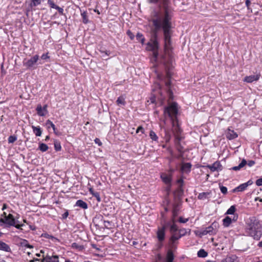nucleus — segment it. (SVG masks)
Instances as JSON below:
<instances>
[{
    "instance_id": "nucleus-1",
    "label": "nucleus",
    "mask_w": 262,
    "mask_h": 262,
    "mask_svg": "<svg viewBox=\"0 0 262 262\" xmlns=\"http://www.w3.org/2000/svg\"><path fill=\"white\" fill-rule=\"evenodd\" d=\"M159 17L151 19L154 27V34L151 37L150 40L146 43V50L152 51L159 50V44L158 41V31L162 29L164 36V52L165 54L169 55V52L171 50V23L169 21V18L167 16L161 21Z\"/></svg>"
},
{
    "instance_id": "nucleus-2",
    "label": "nucleus",
    "mask_w": 262,
    "mask_h": 262,
    "mask_svg": "<svg viewBox=\"0 0 262 262\" xmlns=\"http://www.w3.org/2000/svg\"><path fill=\"white\" fill-rule=\"evenodd\" d=\"M178 113V104L176 102H172L168 106L165 107L164 110V115L165 118L167 116L171 119L172 132L174 136V143L177 146V149L180 151H183V147L180 145V141L182 139L181 136L182 130L179 127L178 120L177 119V114Z\"/></svg>"
},
{
    "instance_id": "nucleus-3",
    "label": "nucleus",
    "mask_w": 262,
    "mask_h": 262,
    "mask_svg": "<svg viewBox=\"0 0 262 262\" xmlns=\"http://www.w3.org/2000/svg\"><path fill=\"white\" fill-rule=\"evenodd\" d=\"M246 232L254 239H259L261 235V225L255 217H250L246 223Z\"/></svg>"
},
{
    "instance_id": "nucleus-4",
    "label": "nucleus",
    "mask_w": 262,
    "mask_h": 262,
    "mask_svg": "<svg viewBox=\"0 0 262 262\" xmlns=\"http://www.w3.org/2000/svg\"><path fill=\"white\" fill-rule=\"evenodd\" d=\"M150 3H156L160 2L163 4V9H160L158 11H155L153 12L151 19H154L156 17H159L160 20L163 21V20L168 17L169 18V21L171 19V10L168 7V0H148Z\"/></svg>"
},
{
    "instance_id": "nucleus-5",
    "label": "nucleus",
    "mask_w": 262,
    "mask_h": 262,
    "mask_svg": "<svg viewBox=\"0 0 262 262\" xmlns=\"http://www.w3.org/2000/svg\"><path fill=\"white\" fill-rule=\"evenodd\" d=\"M3 215L5 216L4 218H0V222L9 224L11 226H14L17 229H20L21 226L24 225L21 224H15V219L13 216L11 214H9L8 215H6L5 212L3 213Z\"/></svg>"
},
{
    "instance_id": "nucleus-6",
    "label": "nucleus",
    "mask_w": 262,
    "mask_h": 262,
    "mask_svg": "<svg viewBox=\"0 0 262 262\" xmlns=\"http://www.w3.org/2000/svg\"><path fill=\"white\" fill-rule=\"evenodd\" d=\"M23 63L24 66L29 69L35 68L36 64L42 63L39 61L38 55L33 56L30 59H25Z\"/></svg>"
},
{
    "instance_id": "nucleus-7",
    "label": "nucleus",
    "mask_w": 262,
    "mask_h": 262,
    "mask_svg": "<svg viewBox=\"0 0 262 262\" xmlns=\"http://www.w3.org/2000/svg\"><path fill=\"white\" fill-rule=\"evenodd\" d=\"M238 219V215L236 214L234 215L233 218H231L228 216L225 217L223 220V226L225 227H228L231 224L232 222H236Z\"/></svg>"
},
{
    "instance_id": "nucleus-8",
    "label": "nucleus",
    "mask_w": 262,
    "mask_h": 262,
    "mask_svg": "<svg viewBox=\"0 0 262 262\" xmlns=\"http://www.w3.org/2000/svg\"><path fill=\"white\" fill-rule=\"evenodd\" d=\"M219 224L217 223L213 222L210 226L206 227L208 233L210 235L215 234L217 232Z\"/></svg>"
},
{
    "instance_id": "nucleus-9",
    "label": "nucleus",
    "mask_w": 262,
    "mask_h": 262,
    "mask_svg": "<svg viewBox=\"0 0 262 262\" xmlns=\"http://www.w3.org/2000/svg\"><path fill=\"white\" fill-rule=\"evenodd\" d=\"M157 235L158 241L160 242H163L165 239V228L163 227L159 228L157 232Z\"/></svg>"
},
{
    "instance_id": "nucleus-10",
    "label": "nucleus",
    "mask_w": 262,
    "mask_h": 262,
    "mask_svg": "<svg viewBox=\"0 0 262 262\" xmlns=\"http://www.w3.org/2000/svg\"><path fill=\"white\" fill-rule=\"evenodd\" d=\"M260 74H255L249 76H246L244 78V82H254L258 80Z\"/></svg>"
},
{
    "instance_id": "nucleus-11",
    "label": "nucleus",
    "mask_w": 262,
    "mask_h": 262,
    "mask_svg": "<svg viewBox=\"0 0 262 262\" xmlns=\"http://www.w3.org/2000/svg\"><path fill=\"white\" fill-rule=\"evenodd\" d=\"M165 89L169 99H173V92L172 90L171 83H165Z\"/></svg>"
},
{
    "instance_id": "nucleus-12",
    "label": "nucleus",
    "mask_w": 262,
    "mask_h": 262,
    "mask_svg": "<svg viewBox=\"0 0 262 262\" xmlns=\"http://www.w3.org/2000/svg\"><path fill=\"white\" fill-rule=\"evenodd\" d=\"M208 167L212 171L222 170V165L219 162H214L212 165L208 166Z\"/></svg>"
},
{
    "instance_id": "nucleus-13",
    "label": "nucleus",
    "mask_w": 262,
    "mask_h": 262,
    "mask_svg": "<svg viewBox=\"0 0 262 262\" xmlns=\"http://www.w3.org/2000/svg\"><path fill=\"white\" fill-rule=\"evenodd\" d=\"M181 237V236L179 235V234L178 232L172 233V235L170 238V244L171 245L172 247L174 246L175 242L178 240Z\"/></svg>"
},
{
    "instance_id": "nucleus-14",
    "label": "nucleus",
    "mask_w": 262,
    "mask_h": 262,
    "mask_svg": "<svg viewBox=\"0 0 262 262\" xmlns=\"http://www.w3.org/2000/svg\"><path fill=\"white\" fill-rule=\"evenodd\" d=\"M58 258L59 257L57 255L47 256L44 258V260L45 262H59Z\"/></svg>"
},
{
    "instance_id": "nucleus-15",
    "label": "nucleus",
    "mask_w": 262,
    "mask_h": 262,
    "mask_svg": "<svg viewBox=\"0 0 262 262\" xmlns=\"http://www.w3.org/2000/svg\"><path fill=\"white\" fill-rule=\"evenodd\" d=\"M161 178L162 179L163 181L166 184H170L171 180V178L170 175H168L166 173H162L161 175Z\"/></svg>"
},
{
    "instance_id": "nucleus-16",
    "label": "nucleus",
    "mask_w": 262,
    "mask_h": 262,
    "mask_svg": "<svg viewBox=\"0 0 262 262\" xmlns=\"http://www.w3.org/2000/svg\"><path fill=\"white\" fill-rule=\"evenodd\" d=\"M237 137V134L234 130L228 129L226 133V137L229 140L233 139Z\"/></svg>"
},
{
    "instance_id": "nucleus-17",
    "label": "nucleus",
    "mask_w": 262,
    "mask_h": 262,
    "mask_svg": "<svg viewBox=\"0 0 262 262\" xmlns=\"http://www.w3.org/2000/svg\"><path fill=\"white\" fill-rule=\"evenodd\" d=\"M163 129L164 131V135L163 137L166 142H168L171 139L170 131L166 128H163Z\"/></svg>"
},
{
    "instance_id": "nucleus-18",
    "label": "nucleus",
    "mask_w": 262,
    "mask_h": 262,
    "mask_svg": "<svg viewBox=\"0 0 262 262\" xmlns=\"http://www.w3.org/2000/svg\"><path fill=\"white\" fill-rule=\"evenodd\" d=\"M221 262H239L237 258L235 255L227 257L224 259L222 260Z\"/></svg>"
},
{
    "instance_id": "nucleus-19",
    "label": "nucleus",
    "mask_w": 262,
    "mask_h": 262,
    "mask_svg": "<svg viewBox=\"0 0 262 262\" xmlns=\"http://www.w3.org/2000/svg\"><path fill=\"white\" fill-rule=\"evenodd\" d=\"M0 250L6 252H10V247L5 243L0 241Z\"/></svg>"
},
{
    "instance_id": "nucleus-20",
    "label": "nucleus",
    "mask_w": 262,
    "mask_h": 262,
    "mask_svg": "<svg viewBox=\"0 0 262 262\" xmlns=\"http://www.w3.org/2000/svg\"><path fill=\"white\" fill-rule=\"evenodd\" d=\"M191 165L189 163H184L181 166V170L183 172H188L190 171Z\"/></svg>"
},
{
    "instance_id": "nucleus-21",
    "label": "nucleus",
    "mask_w": 262,
    "mask_h": 262,
    "mask_svg": "<svg viewBox=\"0 0 262 262\" xmlns=\"http://www.w3.org/2000/svg\"><path fill=\"white\" fill-rule=\"evenodd\" d=\"M247 164V161L246 160L243 159L241 163L237 166H234L232 168V169L235 171H237L239 170L241 168L243 167Z\"/></svg>"
},
{
    "instance_id": "nucleus-22",
    "label": "nucleus",
    "mask_w": 262,
    "mask_h": 262,
    "mask_svg": "<svg viewBox=\"0 0 262 262\" xmlns=\"http://www.w3.org/2000/svg\"><path fill=\"white\" fill-rule=\"evenodd\" d=\"M174 258L173 254L171 250H168L167 253L166 262H172Z\"/></svg>"
},
{
    "instance_id": "nucleus-23",
    "label": "nucleus",
    "mask_w": 262,
    "mask_h": 262,
    "mask_svg": "<svg viewBox=\"0 0 262 262\" xmlns=\"http://www.w3.org/2000/svg\"><path fill=\"white\" fill-rule=\"evenodd\" d=\"M36 111L37 113V114L39 116H45L46 114L43 111L42 106L40 104H38L36 107Z\"/></svg>"
},
{
    "instance_id": "nucleus-24",
    "label": "nucleus",
    "mask_w": 262,
    "mask_h": 262,
    "mask_svg": "<svg viewBox=\"0 0 262 262\" xmlns=\"http://www.w3.org/2000/svg\"><path fill=\"white\" fill-rule=\"evenodd\" d=\"M42 0H31L30 7L32 9L41 3Z\"/></svg>"
},
{
    "instance_id": "nucleus-25",
    "label": "nucleus",
    "mask_w": 262,
    "mask_h": 262,
    "mask_svg": "<svg viewBox=\"0 0 262 262\" xmlns=\"http://www.w3.org/2000/svg\"><path fill=\"white\" fill-rule=\"evenodd\" d=\"M32 128L36 136L39 137L41 135L42 131L41 130V128L39 126L36 127L34 126H32Z\"/></svg>"
},
{
    "instance_id": "nucleus-26",
    "label": "nucleus",
    "mask_w": 262,
    "mask_h": 262,
    "mask_svg": "<svg viewBox=\"0 0 262 262\" xmlns=\"http://www.w3.org/2000/svg\"><path fill=\"white\" fill-rule=\"evenodd\" d=\"M195 233L196 235L199 236V237H201L202 236L205 235L207 234H208L207 230L206 228L203 230H199V231H195Z\"/></svg>"
},
{
    "instance_id": "nucleus-27",
    "label": "nucleus",
    "mask_w": 262,
    "mask_h": 262,
    "mask_svg": "<svg viewBox=\"0 0 262 262\" xmlns=\"http://www.w3.org/2000/svg\"><path fill=\"white\" fill-rule=\"evenodd\" d=\"M76 204L77 206L83 209H86L88 208L87 204L85 202L81 200H78Z\"/></svg>"
},
{
    "instance_id": "nucleus-28",
    "label": "nucleus",
    "mask_w": 262,
    "mask_h": 262,
    "mask_svg": "<svg viewBox=\"0 0 262 262\" xmlns=\"http://www.w3.org/2000/svg\"><path fill=\"white\" fill-rule=\"evenodd\" d=\"M247 187V184L243 183L233 189V192L242 191Z\"/></svg>"
},
{
    "instance_id": "nucleus-29",
    "label": "nucleus",
    "mask_w": 262,
    "mask_h": 262,
    "mask_svg": "<svg viewBox=\"0 0 262 262\" xmlns=\"http://www.w3.org/2000/svg\"><path fill=\"white\" fill-rule=\"evenodd\" d=\"M81 15L82 18V22L85 24H88L89 21L87 13L85 11H83L81 13Z\"/></svg>"
},
{
    "instance_id": "nucleus-30",
    "label": "nucleus",
    "mask_w": 262,
    "mask_h": 262,
    "mask_svg": "<svg viewBox=\"0 0 262 262\" xmlns=\"http://www.w3.org/2000/svg\"><path fill=\"white\" fill-rule=\"evenodd\" d=\"M117 104L119 106L125 104V98L123 96H120L116 101Z\"/></svg>"
},
{
    "instance_id": "nucleus-31",
    "label": "nucleus",
    "mask_w": 262,
    "mask_h": 262,
    "mask_svg": "<svg viewBox=\"0 0 262 262\" xmlns=\"http://www.w3.org/2000/svg\"><path fill=\"white\" fill-rule=\"evenodd\" d=\"M89 191L90 193L92 194L93 196L95 197L98 201H100V198L98 192H95L92 188H90L89 189Z\"/></svg>"
},
{
    "instance_id": "nucleus-32",
    "label": "nucleus",
    "mask_w": 262,
    "mask_h": 262,
    "mask_svg": "<svg viewBox=\"0 0 262 262\" xmlns=\"http://www.w3.org/2000/svg\"><path fill=\"white\" fill-rule=\"evenodd\" d=\"M210 192H202L198 195V199L200 200H205L208 198V196L210 194Z\"/></svg>"
},
{
    "instance_id": "nucleus-33",
    "label": "nucleus",
    "mask_w": 262,
    "mask_h": 262,
    "mask_svg": "<svg viewBox=\"0 0 262 262\" xmlns=\"http://www.w3.org/2000/svg\"><path fill=\"white\" fill-rule=\"evenodd\" d=\"M137 39L138 40L142 45L144 43L145 38L142 34L138 33L136 35Z\"/></svg>"
},
{
    "instance_id": "nucleus-34",
    "label": "nucleus",
    "mask_w": 262,
    "mask_h": 262,
    "mask_svg": "<svg viewBox=\"0 0 262 262\" xmlns=\"http://www.w3.org/2000/svg\"><path fill=\"white\" fill-rule=\"evenodd\" d=\"M48 145L45 143H40L39 145V149L42 152H45L48 149Z\"/></svg>"
},
{
    "instance_id": "nucleus-35",
    "label": "nucleus",
    "mask_w": 262,
    "mask_h": 262,
    "mask_svg": "<svg viewBox=\"0 0 262 262\" xmlns=\"http://www.w3.org/2000/svg\"><path fill=\"white\" fill-rule=\"evenodd\" d=\"M236 211V208L234 206H231L227 211L226 214H233L234 215V213Z\"/></svg>"
},
{
    "instance_id": "nucleus-36",
    "label": "nucleus",
    "mask_w": 262,
    "mask_h": 262,
    "mask_svg": "<svg viewBox=\"0 0 262 262\" xmlns=\"http://www.w3.org/2000/svg\"><path fill=\"white\" fill-rule=\"evenodd\" d=\"M198 256L199 257H205L207 256V253L204 249H201L198 252Z\"/></svg>"
},
{
    "instance_id": "nucleus-37",
    "label": "nucleus",
    "mask_w": 262,
    "mask_h": 262,
    "mask_svg": "<svg viewBox=\"0 0 262 262\" xmlns=\"http://www.w3.org/2000/svg\"><path fill=\"white\" fill-rule=\"evenodd\" d=\"M170 231L171 233H175V232H178V228L177 226L174 223H173L170 226Z\"/></svg>"
},
{
    "instance_id": "nucleus-38",
    "label": "nucleus",
    "mask_w": 262,
    "mask_h": 262,
    "mask_svg": "<svg viewBox=\"0 0 262 262\" xmlns=\"http://www.w3.org/2000/svg\"><path fill=\"white\" fill-rule=\"evenodd\" d=\"M149 136L150 138L154 141H157L158 139L157 136L156 135V133L152 130H151L150 132Z\"/></svg>"
},
{
    "instance_id": "nucleus-39",
    "label": "nucleus",
    "mask_w": 262,
    "mask_h": 262,
    "mask_svg": "<svg viewBox=\"0 0 262 262\" xmlns=\"http://www.w3.org/2000/svg\"><path fill=\"white\" fill-rule=\"evenodd\" d=\"M54 147L56 151H59L61 149V145L60 142L57 141H54Z\"/></svg>"
},
{
    "instance_id": "nucleus-40",
    "label": "nucleus",
    "mask_w": 262,
    "mask_h": 262,
    "mask_svg": "<svg viewBox=\"0 0 262 262\" xmlns=\"http://www.w3.org/2000/svg\"><path fill=\"white\" fill-rule=\"evenodd\" d=\"M48 4L49 6L52 8L56 9V8L58 6L54 3L52 0H48Z\"/></svg>"
},
{
    "instance_id": "nucleus-41",
    "label": "nucleus",
    "mask_w": 262,
    "mask_h": 262,
    "mask_svg": "<svg viewBox=\"0 0 262 262\" xmlns=\"http://www.w3.org/2000/svg\"><path fill=\"white\" fill-rule=\"evenodd\" d=\"M17 140V138L15 136H10L8 138L9 143H12Z\"/></svg>"
},
{
    "instance_id": "nucleus-42",
    "label": "nucleus",
    "mask_w": 262,
    "mask_h": 262,
    "mask_svg": "<svg viewBox=\"0 0 262 262\" xmlns=\"http://www.w3.org/2000/svg\"><path fill=\"white\" fill-rule=\"evenodd\" d=\"M151 51L152 52V55L155 60H157L159 56L158 50H152Z\"/></svg>"
},
{
    "instance_id": "nucleus-43",
    "label": "nucleus",
    "mask_w": 262,
    "mask_h": 262,
    "mask_svg": "<svg viewBox=\"0 0 262 262\" xmlns=\"http://www.w3.org/2000/svg\"><path fill=\"white\" fill-rule=\"evenodd\" d=\"M178 233L179 234V235H180L181 236V237L182 236H184L185 235L187 232H186V229H180L179 230H178Z\"/></svg>"
},
{
    "instance_id": "nucleus-44",
    "label": "nucleus",
    "mask_w": 262,
    "mask_h": 262,
    "mask_svg": "<svg viewBox=\"0 0 262 262\" xmlns=\"http://www.w3.org/2000/svg\"><path fill=\"white\" fill-rule=\"evenodd\" d=\"M104 226L105 228L109 229L111 228V223L110 222L107 221H104Z\"/></svg>"
},
{
    "instance_id": "nucleus-45",
    "label": "nucleus",
    "mask_w": 262,
    "mask_h": 262,
    "mask_svg": "<svg viewBox=\"0 0 262 262\" xmlns=\"http://www.w3.org/2000/svg\"><path fill=\"white\" fill-rule=\"evenodd\" d=\"M42 236L43 237H46V238H51V239H52L53 240H56V241L57 240V239L56 238H55V237H54L52 236V235H49L48 234H47V233L44 234V235H42Z\"/></svg>"
},
{
    "instance_id": "nucleus-46",
    "label": "nucleus",
    "mask_w": 262,
    "mask_h": 262,
    "mask_svg": "<svg viewBox=\"0 0 262 262\" xmlns=\"http://www.w3.org/2000/svg\"><path fill=\"white\" fill-rule=\"evenodd\" d=\"M155 74H156L157 79L158 80H163V75L162 74L158 73L157 71H155Z\"/></svg>"
},
{
    "instance_id": "nucleus-47",
    "label": "nucleus",
    "mask_w": 262,
    "mask_h": 262,
    "mask_svg": "<svg viewBox=\"0 0 262 262\" xmlns=\"http://www.w3.org/2000/svg\"><path fill=\"white\" fill-rule=\"evenodd\" d=\"M126 33L131 40L134 38V35L130 30H127Z\"/></svg>"
},
{
    "instance_id": "nucleus-48",
    "label": "nucleus",
    "mask_w": 262,
    "mask_h": 262,
    "mask_svg": "<svg viewBox=\"0 0 262 262\" xmlns=\"http://www.w3.org/2000/svg\"><path fill=\"white\" fill-rule=\"evenodd\" d=\"M21 245H24L25 247H28V248H33V246L32 245H30L27 244V241H26V240H24L21 243Z\"/></svg>"
},
{
    "instance_id": "nucleus-49",
    "label": "nucleus",
    "mask_w": 262,
    "mask_h": 262,
    "mask_svg": "<svg viewBox=\"0 0 262 262\" xmlns=\"http://www.w3.org/2000/svg\"><path fill=\"white\" fill-rule=\"evenodd\" d=\"M47 125H50L52 128H54L55 125L50 120H48L46 122Z\"/></svg>"
},
{
    "instance_id": "nucleus-50",
    "label": "nucleus",
    "mask_w": 262,
    "mask_h": 262,
    "mask_svg": "<svg viewBox=\"0 0 262 262\" xmlns=\"http://www.w3.org/2000/svg\"><path fill=\"white\" fill-rule=\"evenodd\" d=\"M171 75V72L169 70L167 71H166V78L169 81V82H170V81L171 80V79L170 78Z\"/></svg>"
},
{
    "instance_id": "nucleus-51",
    "label": "nucleus",
    "mask_w": 262,
    "mask_h": 262,
    "mask_svg": "<svg viewBox=\"0 0 262 262\" xmlns=\"http://www.w3.org/2000/svg\"><path fill=\"white\" fill-rule=\"evenodd\" d=\"M140 132L142 134H143L144 132V128L141 126H139L136 130V133H139Z\"/></svg>"
},
{
    "instance_id": "nucleus-52",
    "label": "nucleus",
    "mask_w": 262,
    "mask_h": 262,
    "mask_svg": "<svg viewBox=\"0 0 262 262\" xmlns=\"http://www.w3.org/2000/svg\"><path fill=\"white\" fill-rule=\"evenodd\" d=\"M220 189H221V192L224 194H226L227 192V189L225 186H221L220 187Z\"/></svg>"
},
{
    "instance_id": "nucleus-53",
    "label": "nucleus",
    "mask_w": 262,
    "mask_h": 262,
    "mask_svg": "<svg viewBox=\"0 0 262 262\" xmlns=\"http://www.w3.org/2000/svg\"><path fill=\"white\" fill-rule=\"evenodd\" d=\"M179 221L180 223H186L188 221V219H184L182 217H179Z\"/></svg>"
},
{
    "instance_id": "nucleus-54",
    "label": "nucleus",
    "mask_w": 262,
    "mask_h": 262,
    "mask_svg": "<svg viewBox=\"0 0 262 262\" xmlns=\"http://www.w3.org/2000/svg\"><path fill=\"white\" fill-rule=\"evenodd\" d=\"M256 184L257 186H262V178L257 179L256 181Z\"/></svg>"
},
{
    "instance_id": "nucleus-55",
    "label": "nucleus",
    "mask_w": 262,
    "mask_h": 262,
    "mask_svg": "<svg viewBox=\"0 0 262 262\" xmlns=\"http://www.w3.org/2000/svg\"><path fill=\"white\" fill-rule=\"evenodd\" d=\"M49 58V56L48 55V54H43L41 56V59L42 60H46Z\"/></svg>"
},
{
    "instance_id": "nucleus-56",
    "label": "nucleus",
    "mask_w": 262,
    "mask_h": 262,
    "mask_svg": "<svg viewBox=\"0 0 262 262\" xmlns=\"http://www.w3.org/2000/svg\"><path fill=\"white\" fill-rule=\"evenodd\" d=\"M95 142L96 143V144H98L99 146H101L102 145V143L100 141V139H98V138H96L95 139Z\"/></svg>"
},
{
    "instance_id": "nucleus-57",
    "label": "nucleus",
    "mask_w": 262,
    "mask_h": 262,
    "mask_svg": "<svg viewBox=\"0 0 262 262\" xmlns=\"http://www.w3.org/2000/svg\"><path fill=\"white\" fill-rule=\"evenodd\" d=\"M56 9L58 11V12L62 14H63V10L62 8H60L58 6H57L56 8Z\"/></svg>"
},
{
    "instance_id": "nucleus-58",
    "label": "nucleus",
    "mask_w": 262,
    "mask_h": 262,
    "mask_svg": "<svg viewBox=\"0 0 262 262\" xmlns=\"http://www.w3.org/2000/svg\"><path fill=\"white\" fill-rule=\"evenodd\" d=\"M255 164V162L254 161H252V160H251V161H249L248 163V165L249 166H253L254 164Z\"/></svg>"
},
{
    "instance_id": "nucleus-59",
    "label": "nucleus",
    "mask_w": 262,
    "mask_h": 262,
    "mask_svg": "<svg viewBox=\"0 0 262 262\" xmlns=\"http://www.w3.org/2000/svg\"><path fill=\"white\" fill-rule=\"evenodd\" d=\"M151 103H154L156 101V97L155 96L151 97L150 98Z\"/></svg>"
},
{
    "instance_id": "nucleus-60",
    "label": "nucleus",
    "mask_w": 262,
    "mask_h": 262,
    "mask_svg": "<svg viewBox=\"0 0 262 262\" xmlns=\"http://www.w3.org/2000/svg\"><path fill=\"white\" fill-rule=\"evenodd\" d=\"M47 105H44V106H43V107H42V109H43V111L45 112V113L46 114H47V113H48V111H47Z\"/></svg>"
},
{
    "instance_id": "nucleus-61",
    "label": "nucleus",
    "mask_w": 262,
    "mask_h": 262,
    "mask_svg": "<svg viewBox=\"0 0 262 262\" xmlns=\"http://www.w3.org/2000/svg\"><path fill=\"white\" fill-rule=\"evenodd\" d=\"M250 4H251V2H250V0H246V5L247 7H249V6L250 5Z\"/></svg>"
},
{
    "instance_id": "nucleus-62",
    "label": "nucleus",
    "mask_w": 262,
    "mask_h": 262,
    "mask_svg": "<svg viewBox=\"0 0 262 262\" xmlns=\"http://www.w3.org/2000/svg\"><path fill=\"white\" fill-rule=\"evenodd\" d=\"M69 215V213L68 212H65L63 214V218L65 219Z\"/></svg>"
},
{
    "instance_id": "nucleus-63",
    "label": "nucleus",
    "mask_w": 262,
    "mask_h": 262,
    "mask_svg": "<svg viewBox=\"0 0 262 262\" xmlns=\"http://www.w3.org/2000/svg\"><path fill=\"white\" fill-rule=\"evenodd\" d=\"M245 184H247V187H248L249 185H250L252 184V181L250 180V181H248L247 183H245Z\"/></svg>"
},
{
    "instance_id": "nucleus-64",
    "label": "nucleus",
    "mask_w": 262,
    "mask_h": 262,
    "mask_svg": "<svg viewBox=\"0 0 262 262\" xmlns=\"http://www.w3.org/2000/svg\"><path fill=\"white\" fill-rule=\"evenodd\" d=\"M258 246L259 247H262V241L258 243Z\"/></svg>"
}]
</instances>
